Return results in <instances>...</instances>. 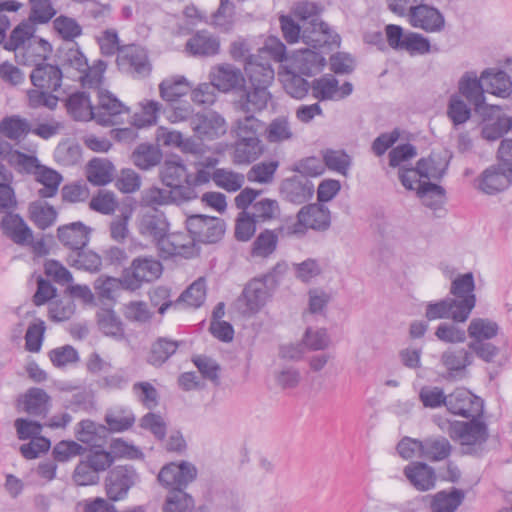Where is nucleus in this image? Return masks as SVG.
Returning a JSON list of instances; mask_svg holds the SVG:
<instances>
[{"mask_svg": "<svg viewBox=\"0 0 512 512\" xmlns=\"http://www.w3.org/2000/svg\"><path fill=\"white\" fill-rule=\"evenodd\" d=\"M36 181L43 185L38 194L41 198H51L58 192L62 176L55 170L41 165L38 171H35Z\"/></svg>", "mask_w": 512, "mask_h": 512, "instance_id": "nucleus-47", "label": "nucleus"}, {"mask_svg": "<svg viewBox=\"0 0 512 512\" xmlns=\"http://www.w3.org/2000/svg\"><path fill=\"white\" fill-rule=\"evenodd\" d=\"M163 184L185 201L197 197L195 189L190 185V175L186 166L180 160L167 159L160 170Z\"/></svg>", "mask_w": 512, "mask_h": 512, "instance_id": "nucleus-7", "label": "nucleus"}, {"mask_svg": "<svg viewBox=\"0 0 512 512\" xmlns=\"http://www.w3.org/2000/svg\"><path fill=\"white\" fill-rule=\"evenodd\" d=\"M195 500L191 494L182 489L167 491L162 504V512H192Z\"/></svg>", "mask_w": 512, "mask_h": 512, "instance_id": "nucleus-41", "label": "nucleus"}, {"mask_svg": "<svg viewBox=\"0 0 512 512\" xmlns=\"http://www.w3.org/2000/svg\"><path fill=\"white\" fill-rule=\"evenodd\" d=\"M58 59L64 69L80 70L87 68V59L75 42L68 43L58 50Z\"/></svg>", "mask_w": 512, "mask_h": 512, "instance_id": "nucleus-46", "label": "nucleus"}, {"mask_svg": "<svg viewBox=\"0 0 512 512\" xmlns=\"http://www.w3.org/2000/svg\"><path fill=\"white\" fill-rule=\"evenodd\" d=\"M107 427L92 420H82L77 424L75 435L78 441L89 447L97 445L106 437Z\"/></svg>", "mask_w": 512, "mask_h": 512, "instance_id": "nucleus-42", "label": "nucleus"}, {"mask_svg": "<svg viewBox=\"0 0 512 512\" xmlns=\"http://www.w3.org/2000/svg\"><path fill=\"white\" fill-rule=\"evenodd\" d=\"M279 236L276 230L265 229L255 238L251 247V256L267 258L272 255L278 245Z\"/></svg>", "mask_w": 512, "mask_h": 512, "instance_id": "nucleus-44", "label": "nucleus"}, {"mask_svg": "<svg viewBox=\"0 0 512 512\" xmlns=\"http://www.w3.org/2000/svg\"><path fill=\"white\" fill-rule=\"evenodd\" d=\"M209 78L218 91L230 92L244 87L245 79L241 70L229 63L214 66Z\"/></svg>", "mask_w": 512, "mask_h": 512, "instance_id": "nucleus-17", "label": "nucleus"}, {"mask_svg": "<svg viewBox=\"0 0 512 512\" xmlns=\"http://www.w3.org/2000/svg\"><path fill=\"white\" fill-rule=\"evenodd\" d=\"M98 104L94 107V120L102 126H115L123 123V115L130 109L108 91L98 90Z\"/></svg>", "mask_w": 512, "mask_h": 512, "instance_id": "nucleus-11", "label": "nucleus"}, {"mask_svg": "<svg viewBox=\"0 0 512 512\" xmlns=\"http://www.w3.org/2000/svg\"><path fill=\"white\" fill-rule=\"evenodd\" d=\"M162 154L151 144H140L132 153L133 163L142 170H148L161 161Z\"/></svg>", "mask_w": 512, "mask_h": 512, "instance_id": "nucleus-50", "label": "nucleus"}, {"mask_svg": "<svg viewBox=\"0 0 512 512\" xmlns=\"http://www.w3.org/2000/svg\"><path fill=\"white\" fill-rule=\"evenodd\" d=\"M86 461L97 471V473L105 472L114 463L113 454L103 448L102 444L91 446L83 455Z\"/></svg>", "mask_w": 512, "mask_h": 512, "instance_id": "nucleus-52", "label": "nucleus"}, {"mask_svg": "<svg viewBox=\"0 0 512 512\" xmlns=\"http://www.w3.org/2000/svg\"><path fill=\"white\" fill-rule=\"evenodd\" d=\"M481 77L475 72H466L459 81V92L467 101L479 110L485 102L484 87Z\"/></svg>", "mask_w": 512, "mask_h": 512, "instance_id": "nucleus-31", "label": "nucleus"}, {"mask_svg": "<svg viewBox=\"0 0 512 512\" xmlns=\"http://www.w3.org/2000/svg\"><path fill=\"white\" fill-rule=\"evenodd\" d=\"M274 290L260 278L248 282L236 300V307L243 315H252L260 311Z\"/></svg>", "mask_w": 512, "mask_h": 512, "instance_id": "nucleus-10", "label": "nucleus"}, {"mask_svg": "<svg viewBox=\"0 0 512 512\" xmlns=\"http://www.w3.org/2000/svg\"><path fill=\"white\" fill-rule=\"evenodd\" d=\"M279 214L280 209L278 202L269 198L256 201L252 204L250 212V215L258 224L271 221L277 218Z\"/></svg>", "mask_w": 512, "mask_h": 512, "instance_id": "nucleus-58", "label": "nucleus"}, {"mask_svg": "<svg viewBox=\"0 0 512 512\" xmlns=\"http://www.w3.org/2000/svg\"><path fill=\"white\" fill-rule=\"evenodd\" d=\"M464 499V492L453 488L450 493L440 491L435 494L432 507L436 512H455Z\"/></svg>", "mask_w": 512, "mask_h": 512, "instance_id": "nucleus-53", "label": "nucleus"}, {"mask_svg": "<svg viewBox=\"0 0 512 512\" xmlns=\"http://www.w3.org/2000/svg\"><path fill=\"white\" fill-rule=\"evenodd\" d=\"M270 98L271 94L267 87L251 86V89L243 90L236 105L246 115H253L255 112L264 110Z\"/></svg>", "mask_w": 512, "mask_h": 512, "instance_id": "nucleus-26", "label": "nucleus"}, {"mask_svg": "<svg viewBox=\"0 0 512 512\" xmlns=\"http://www.w3.org/2000/svg\"><path fill=\"white\" fill-rule=\"evenodd\" d=\"M245 73L251 86L269 87L274 80V69L270 62L258 55L256 58H250L244 65Z\"/></svg>", "mask_w": 512, "mask_h": 512, "instance_id": "nucleus-24", "label": "nucleus"}, {"mask_svg": "<svg viewBox=\"0 0 512 512\" xmlns=\"http://www.w3.org/2000/svg\"><path fill=\"white\" fill-rule=\"evenodd\" d=\"M512 183V172L501 163L486 168L479 179V189L486 194H496L507 189Z\"/></svg>", "mask_w": 512, "mask_h": 512, "instance_id": "nucleus-19", "label": "nucleus"}, {"mask_svg": "<svg viewBox=\"0 0 512 512\" xmlns=\"http://www.w3.org/2000/svg\"><path fill=\"white\" fill-rule=\"evenodd\" d=\"M186 228L195 242L212 244L222 239L226 225L224 220L218 217L196 214L187 218Z\"/></svg>", "mask_w": 512, "mask_h": 512, "instance_id": "nucleus-8", "label": "nucleus"}, {"mask_svg": "<svg viewBox=\"0 0 512 512\" xmlns=\"http://www.w3.org/2000/svg\"><path fill=\"white\" fill-rule=\"evenodd\" d=\"M456 310V299L446 298L438 302L428 303L426 307L425 316L429 321L449 318H452L454 320Z\"/></svg>", "mask_w": 512, "mask_h": 512, "instance_id": "nucleus-60", "label": "nucleus"}, {"mask_svg": "<svg viewBox=\"0 0 512 512\" xmlns=\"http://www.w3.org/2000/svg\"><path fill=\"white\" fill-rule=\"evenodd\" d=\"M324 166L346 176L351 166V157L343 150L327 149L323 152Z\"/></svg>", "mask_w": 512, "mask_h": 512, "instance_id": "nucleus-59", "label": "nucleus"}, {"mask_svg": "<svg viewBox=\"0 0 512 512\" xmlns=\"http://www.w3.org/2000/svg\"><path fill=\"white\" fill-rule=\"evenodd\" d=\"M106 68V62L101 59L96 60L91 66L87 63V68L79 71L78 79L84 87L97 88L98 91Z\"/></svg>", "mask_w": 512, "mask_h": 512, "instance_id": "nucleus-56", "label": "nucleus"}, {"mask_svg": "<svg viewBox=\"0 0 512 512\" xmlns=\"http://www.w3.org/2000/svg\"><path fill=\"white\" fill-rule=\"evenodd\" d=\"M190 126L201 140L217 139L227 131L224 117L213 110L196 113L191 118Z\"/></svg>", "mask_w": 512, "mask_h": 512, "instance_id": "nucleus-12", "label": "nucleus"}, {"mask_svg": "<svg viewBox=\"0 0 512 512\" xmlns=\"http://www.w3.org/2000/svg\"><path fill=\"white\" fill-rule=\"evenodd\" d=\"M404 475L419 491H427L435 486L434 469L423 462H412L404 468Z\"/></svg>", "mask_w": 512, "mask_h": 512, "instance_id": "nucleus-28", "label": "nucleus"}, {"mask_svg": "<svg viewBox=\"0 0 512 512\" xmlns=\"http://www.w3.org/2000/svg\"><path fill=\"white\" fill-rule=\"evenodd\" d=\"M420 457L436 462L442 461L451 454L452 446L443 436H431L420 440Z\"/></svg>", "mask_w": 512, "mask_h": 512, "instance_id": "nucleus-32", "label": "nucleus"}, {"mask_svg": "<svg viewBox=\"0 0 512 512\" xmlns=\"http://www.w3.org/2000/svg\"><path fill=\"white\" fill-rule=\"evenodd\" d=\"M308 229L325 232L331 226V212L328 207L320 203L303 206L300 210Z\"/></svg>", "mask_w": 512, "mask_h": 512, "instance_id": "nucleus-29", "label": "nucleus"}, {"mask_svg": "<svg viewBox=\"0 0 512 512\" xmlns=\"http://www.w3.org/2000/svg\"><path fill=\"white\" fill-rule=\"evenodd\" d=\"M446 408L449 412L464 418L480 417L483 414V401L465 388H457L448 395Z\"/></svg>", "mask_w": 512, "mask_h": 512, "instance_id": "nucleus-14", "label": "nucleus"}, {"mask_svg": "<svg viewBox=\"0 0 512 512\" xmlns=\"http://www.w3.org/2000/svg\"><path fill=\"white\" fill-rule=\"evenodd\" d=\"M162 274V264L153 258H135L131 266L125 268L121 275V285L131 291L137 290L144 282H151Z\"/></svg>", "mask_w": 512, "mask_h": 512, "instance_id": "nucleus-6", "label": "nucleus"}, {"mask_svg": "<svg viewBox=\"0 0 512 512\" xmlns=\"http://www.w3.org/2000/svg\"><path fill=\"white\" fill-rule=\"evenodd\" d=\"M280 193L288 202L303 204L313 196L314 185L304 176H293L282 181Z\"/></svg>", "mask_w": 512, "mask_h": 512, "instance_id": "nucleus-21", "label": "nucleus"}, {"mask_svg": "<svg viewBox=\"0 0 512 512\" xmlns=\"http://www.w3.org/2000/svg\"><path fill=\"white\" fill-rule=\"evenodd\" d=\"M312 96L319 101L337 100L339 92L338 80L331 77H321L311 83Z\"/></svg>", "mask_w": 512, "mask_h": 512, "instance_id": "nucleus-54", "label": "nucleus"}, {"mask_svg": "<svg viewBox=\"0 0 512 512\" xmlns=\"http://www.w3.org/2000/svg\"><path fill=\"white\" fill-rule=\"evenodd\" d=\"M107 432H123L135 423V415L130 410H116L105 415Z\"/></svg>", "mask_w": 512, "mask_h": 512, "instance_id": "nucleus-61", "label": "nucleus"}, {"mask_svg": "<svg viewBox=\"0 0 512 512\" xmlns=\"http://www.w3.org/2000/svg\"><path fill=\"white\" fill-rule=\"evenodd\" d=\"M179 343L168 338H158L151 346L148 363L161 366L177 351Z\"/></svg>", "mask_w": 512, "mask_h": 512, "instance_id": "nucleus-49", "label": "nucleus"}, {"mask_svg": "<svg viewBox=\"0 0 512 512\" xmlns=\"http://www.w3.org/2000/svg\"><path fill=\"white\" fill-rule=\"evenodd\" d=\"M477 418H471L468 422H449L447 429L449 436L453 440L460 441L463 445H475L486 442L489 437L487 425Z\"/></svg>", "mask_w": 512, "mask_h": 512, "instance_id": "nucleus-13", "label": "nucleus"}, {"mask_svg": "<svg viewBox=\"0 0 512 512\" xmlns=\"http://www.w3.org/2000/svg\"><path fill=\"white\" fill-rule=\"evenodd\" d=\"M114 166L104 158H93L87 165V178L90 183L104 186L113 180Z\"/></svg>", "mask_w": 512, "mask_h": 512, "instance_id": "nucleus-40", "label": "nucleus"}, {"mask_svg": "<svg viewBox=\"0 0 512 512\" xmlns=\"http://www.w3.org/2000/svg\"><path fill=\"white\" fill-rule=\"evenodd\" d=\"M34 28L28 23L19 24L11 32L8 41L5 42L4 48L9 51H15V56L24 65H30L34 60L31 59L32 52L34 51L33 45H37L43 51L44 55L39 54L38 56L44 60L46 58L45 53L51 51V45L44 39L33 38Z\"/></svg>", "mask_w": 512, "mask_h": 512, "instance_id": "nucleus-2", "label": "nucleus"}, {"mask_svg": "<svg viewBox=\"0 0 512 512\" xmlns=\"http://www.w3.org/2000/svg\"><path fill=\"white\" fill-rule=\"evenodd\" d=\"M197 476L198 469L192 462L180 460L162 466L157 475V481L167 491L173 489L186 491L188 486L197 479Z\"/></svg>", "mask_w": 512, "mask_h": 512, "instance_id": "nucleus-5", "label": "nucleus"}, {"mask_svg": "<svg viewBox=\"0 0 512 512\" xmlns=\"http://www.w3.org/2000/svg\"><path fill=\"white\" fill-rule=\"evenodd\" d=\"M68 113L77 121L94 120V107L89 95L84 92H75L66 100Z\"/></svg>", "mask_w": 512, "mask_h": 512, "instance_id": "nucleus-36", "label": "nucleus"}, {"mask_svg": "<svg viewBox=\"0 0 512 512\" xmlns=\"http://www.w3.org/2000/svg\"><path fill=\"white\" fill-rule=\"evenodd\" d=\"M1 228L8 238L19 245L28 244L33 238L32 230L18 214L7 213L1 221Z\"/></svg>", "mask_w": 512, "mask_h": 512, "instance_id": "nucleus-27", "label": "nucleus"}, {"mask_svg": "<svg viewBox=\"0 0 512 512\" xmlns=\"http://www.w3.org/2000/svg\"><path fill=\"white\" fill-rule=\"evenodd\" d=\"M407 20L412 27L427 33H438L445 28V18L441 11L424 2L414 7Z\"/></svg>", "mask_w": 512, "mask_h": 512, "instance_id": "nucleus-15", "label": "nucleus"}, {"mask_svg": "<svg viewBox=\"0 0 512 512\" xmlns=\"http://www.w3.org/2000/svg\"><path fill=\"white\" fill-rule=\"evenodd\" d=\"M317 49L299 50L293 57L289 66L304 76H313L319 73L326 64L325 57Z\"/></svg>", "mask_w": 512, "mask_h": 512, "instance_id": "nucleus-23", "label": "nucleus"}, {"mask_svg": "<svg viewBox=\"0 0 512 512\" xmlns=\"http://www.w3.org/2000/svg\"><path fill=\"white\" fill-rule=\"evenodd\" d=\"M92 229L83 222H72L57 229L59 242L70 252L85 248L90 241Z\"/></svg>", "mask_w": 512, "mask_h": 512, "instance_id": "nucleus-20", "label": "nucleus"}, {"mask_svg": "<svg viewBox=\"0 0 512 512\" xmlns=\"http://www.w3.org/2000/svg\"><path fill=\"white\" fill-rule=\"evenodd\" d=\"M417 194L425 206L436 209L445 198V190L442 186L424 181L417 187Z\"/></svg>", "mask_w": 512, "mask_h": 512, "instance_id": "nucleus-57", "label": "nucleus"}, {"mask_svg": "<svg viewBox=\"0 0 512 512\" xmlns=\"http://www.w3.org/2000/svg\"><path fill=\"white\" fill-rule=\"evenodd\" d=\"M206 299V285L203 278L194 281L174 300L177 311L186 308H199Z\"/></svg>", "mask_w": 512, "mask_h": 512, "instance_id": "nucleus-37", "label": "nucleus"}, {"mask_svg": "<svg viewBox=\"0 0 512 512\" xmlns=\"http://www.w3.org/2000/svg\"><path fill=\"white\" fill-rule=\"evenodd\" d=\"M194 243L195 240L191 234L184 232L169 233L168 231L157 245V248L165 258L177 255L188 258L194 253Z\"/></svg>", "mask_w": 512, "mask_h": 512, "instance_id": "nucleus-18", "label": "nucleus"}, {"mask_svg": "<svg viewBox=\"0 0 512 512\" xmlns=\"http://www.w3.org/2000/svg\"><path fill=\"white\" fill-rule=\"evenodd\" d=\"M499 331L495 321L487 318H474L471 320L467 332L473 341H487L494 338Z\"/></svg>", "mask_w": 512, "mask_h": 512, "instance_id": "nucleus-51", "label": "nucleus"}, {"mask_svg": "<svg viewBox=\"0 0 512 512\" xmlns=\"http://www.w3.org/2000/svg\"><path fill=\"white\" fill-rule=\"evenodd\" d=\"M50 400L45 390L37 387L30 388L24 395V411L33 416L44 415Z\"/></svg>", "mask_w": 512, "mask_h": 512, "instance_id": "nucleus-48", "label": "nucleus"}, {"mask_svg": "<svg viewBox=\"0 0 512 512\" xmlns=\"http://www.w3.org/2000/svg\"><path fill=\"white\" fill-rule=\"evenodd\" d=\"M186 49L193 56L211 57L220 51V40L206 30L197 31L186 43Z\"/></svg>", "mask_w": 512, "mask_h": 512, "instance_id": "nucleus-25", "label": "nucleus"}, {"mask_svg": "<svg viewBox=\"0 0 512 512\" xmlns=\"http://www.w3.org/2000/svg\"><path fill=\"white\" fill-rule=\"evenodd\" d=\"M512 128V118L506 115L497 117L494 121L484 124L481 135L488 141L500 139Z\"/></svg>", "mask_w": 512, "mask_h": 512, "instance_id": "nucleus-64", "label": "nucleus"}, {"mask_svg": "<svg viewBox=\"0 0 512 512\" xmlns=\"http://www.w3.org/2000/svg\"><path fill=\"white\" fill-rule=\"evenodd\" d=\"M481 80L486 86L485 91L491 94L507 97L512 92L511 78L503 70L488 68L481 73Z\"/></svg>", "mask_w": 512, "mask_h": 512, "instance_id": "nucleus-30", "label": "nucleus"}, {"mask_svg": "<svg viewBox=\"0 0 512 512\" xmlns=\"http://www.w3.org/2000/svg\"><path fill=\"white\" fill-rule=\"evenodd\" d=\"M285 92L292 98L301 100L311 89V84L300 73L290 67L279 74Z\"/></svg>", "mask_w": 512, "mask_h": 512, "instance_id": "nucleus-34", "label": "nucleus"}, {"mask_svg": "<svg viewBox=\"0 0 512 512\" xmlns=\"http://www.w3.org/2000/svg\"><path fill=\"white\" fill-rule=\"evenodd\" d=\"M294 15L302 23V41L308 46L320 49L335 44L338 35H332L328 24L324 23L319 16L318 6L309 1L298 3L294 8Z\"/></svg>", "mask_w": 512, "mask_h": 512, "instance_id": "nucleus-1", "label": "nucleus"}, {"mask_svg": "<svg viewBox=\"0 0 512 512\" xmlns=\"http://www.w3.org/2000/svg\"><path fill=\"white\" fill-rule=\"evenodd\" d=\"M100 330L107 336L121 338L124 328L120 318L112 310H102L97 314Z\"/></svg>", "mask_w": 512, "mask_h": 512, "instance_id": "nucleus-62", "label": "nucleus"}, {"mask_svg": "<svg viewBox=\"0 0 512 512\" xmlns=\"http://www.w3.org/2000/svg\"><path fill=\"white\" fill-rule=\"evenodd\" d=\"M214 183L228 192L239 190L244 184V176L223 168L215 169L212 174Z\"/></svg>", "mask_w": 512, "mask_h": 512, "instance_id": "nucleus-63", "label": "nucleus"}, {"mask_svg": "<svg viewBox=\"0 0 512 512\" xmlns=\"http://www.w3.org/2000/svg\"><path fill=\"white\" fill-rule=\"evenodd\" d=\"M474 276L471 272L459 275L451 284V294L456 297L455 322H465L476 304Z\"/></svg>", "mask_w": 512, "mask_h": 512, "instance_id": "nucleus-9", "label": "nucleus"}, {"mask_svg": "<svg viewBox=\"0 0 512 512\" xmlns=\"http://www.w3.org/2000/svg\"><path fill=\"white\" fill-rule=\"evenodd\" d=\"M294 131L288 116L280 115L270 121L265 129V138L271 144L292 140Z\"/></svg>", "mask_w": 512, "mask_h": 512, "instance_id": "nucleus-38", "label": "nucleus"}, {"mask_svg": "<svg viewBox=\"0 0 512 512\" xmlns=\"http://www.w3.org/2000/svg\"><path fill=\"white\" fill-rule=\"evenodd\" d=\"M63 73L57 65L37 63L30 74L32 84L42 90L57 91L62 84Z\"/></svg>", "mask_w": 512, "mask_h": 512, "instance_id": "nucleus-22", "label": "nucleus"}, {"mask_svg": "<svg viewBox=\"0 0 512 512\" xmlns=\"http://www.w3.org/2000/svg\"><path fill=\"white\" fill-rule=\"evenodd\" d=\"M31 131L27 119L18 115L4 117L0 121V134L10 140L19 141Z\"/></svg>", "mask_w": 512, "mask_h": 512, "instance_id": "nucleus-45", "label": "nucleus"}, {"mask_svg": "<svg viewBox=\"0 0 512 512\" xmlns=\"http://www.w3.org/2000/svg\"><path fill=\"white\" fill-rule=\"evenodd\" d=\"M262 122L254 115H246L235 121L232 132L235 140L259 138Z\"/></svg>", "mask_w": 512, "mask_h": 512, "instance_id": "nucleus-55", "label": "nucleus"}, {"mask_svg": "<svg viewBox=\"0 0 512 512\" xmlns=\"http://www.w3.org/2000/svg\"><path fill=\"white\" fill-rule=\"evenodd\" d=\"M233 148V162L235 164H250L256 161L264 152V145L260 138L235 140Z\"/></svg>", "mask_w": 512, "mask_h": 512, "instance_id": "nucleus-33", "label": "nucleus"}, {"mask_svg": "<svg viewBox=\"0 0 512 512\" xmlns=\"http://www.w3.org/2000/svg\"><path fill=\"white\" fill-rule=\"evenodd\" d=\"M190 90L191 86L183 76L164 79L159 85L161 98L170 103L178 101Z\"/></svg>", "mask_w": 512, "mask_h": 512, "instance_id": "nucleus-43", "label": "nucleus"}, {"mask_svg": "<svg viewBox=\"0 0 512 512\" xmlns=\"http://www.w3.org/2000/svg\"><path fill=\"white\" fill-rule=\"evenodd\" d=\"M67 261L70 266L90 273H97L102 267V257L96 252L84 248L69 252Z\"/></svg>", "mask_w": 512, "mask_h": 512, "instance_id": "nucleus-39", "label": "nucleus"}, {"mask_svg": "<svg viewBox=\"0 0 512 512\" xmlns=\"http://www.w3.org/2000/svg\"><path fill=\"white\" fill-rule=\"evenodd\" d=\"M140 474L133 465H117L110 469L105 479L108 500L118 502L128 497L130 489L140 482Z\"/></svg>", "mask_w": 512, "mask_h": 512, "instance_id": "nucleus-4", "label": "nucleus"}, {"mask_svg": "<svg viewBox=\"0 0 512 512\" xmlns=\"http://www.w3.org/2000/svg\"><path fill=\"white\" fill-rule=\"evenodd\" d=\"M139 233L151 239L156 246L169 231V223L165 214L158 209H150L141 213L138 219Z\"/></svg>", "mask_w": 512, "mask_h": 512, "instance_id": "nucleus-16", "label": "nucleus"}, {"mask_svg": "<svg viewBox=\"0 0 512 512\" xmlns=\"http://www.w3.org/2000/svg\"><path fill=\"white\" fill-rule=\"evenodd\" d=\"M119 70L134 79L147 78L152 72V63L145 47L130 44L121 47L116 58Z\"/></svg>", "mask_w": 512, "mask_h": 512, "instance_id": "nucleus-3", "label": "nucleus"}, {"mask_svg": "<svg viewBox=\"0 0 512 512\" xmlns=\"http://www.w3.org/2000/svg\"><path fill=\"white\" fill-rule=\"evenodd\" d=\"M176 193V191H173L170 188L165 189L151 186L142 191L140 203L142 206L149 207L151 209H157V206L185 201L184 199L178 197Z\"/></svg>", "mask_w": 512, "mask_h": 512, "instance_id": "nucleus-35", "label": "nucleus"}]
</instances>
